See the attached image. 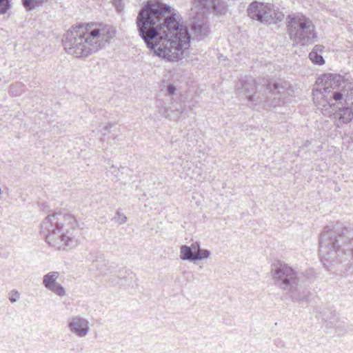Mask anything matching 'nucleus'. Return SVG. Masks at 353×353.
Listing matches in <instances>:
<instances>
[{
    "label": "nucleus",
    "instance_id": "obj_1",
    "mask_svg": "<svg viewBox=\"0 0 353 353\" xmlns=\"http://www.w3.org/2000/svg\"><path fill=\"white\" fill-rule=\"evenodd\" d=\"M173 9L158 1H148L139 11L137 26L147 48L162 60H181L190 47V36Z\"/></svg>",
    "mask_w": 353,
    "mask_h": 353
},
{
    "label": "nucleus",
    "instance_id": "obj_2",
    "mask_svg": "<svg viewBox=\"0 0 353 353\" xmlns=\"http://www.w3.org/2000/svg\"><path fill=\"white\" fill-rule=\"evenodd\" d=\"M115 36V30L108 25L88 23L72 28L63 36L65 51L76 58L86 57L101 49Z\"/></svg>",
    "mask_w": 353,
    "mask_h": 353
},
{
    "label": "nucleus",
    "instance_id": "obj_3",
    "mask_svg": "<svg viewBox=\"0 0 353 353\" xmlns=\"http://www.w3.org/2000/svg\"><path fill=\"white\" fill-rule=\"evenodd\" d=\"M313 90V100L318 109L331 115L335 105L353 99V81L349 76L326 73L320 76Z\"/></svg>",
    "mask_w": 353,
    "mask_h": 353
},
{
    "label": "nucleus",
    "instance_id": "obj_4",
    "mask_svg": "<svg viewBox=\"0 0 353 353\" xmlns=\"http://www.w3.org/2000/svg\"><path fill=\"white\" fill-rule=\"evenodd\" d=\"M77 221L66 212L54 211L49 214L41 223V233L46 241L57 250L75 248L79 244L74 232Z\"/></svg>",
    "mask_w": 353,
    "mask_h": 353
},
{
    "label": "nucleus",
    "instance_id": "obj_5",
    "mask_svg": "<svg viewBox=\"0 0 353 353\" xmlns=\"http://www.w3.org/2000/svg\"><path fill=\"white\" fill-rule=\"evenodd\" d=\"M353 241V227L336 223L326 226L321 236L319 254L324 266L329 263L341 262L345 253L344 248Z\"/></svg>",
    "mask_w": 353,
    "mask_h": 353
},
{
    "label": "nucleus",
    "instance_id": "obj_6",
    "mask_svg": "<svg viewBox=\"0 0 353 353\" xmlns=\"http://www.w3.org/2000/svg\"><path fill=\"white\" fill-rule=\"evenodd\" d=\"M270 274L274 284L284 291L294 301H304L308 291L302 285L298 271L286 263L271 265Z\"/></svg>",
    "mask_w": 353,
    "mask_h": 353
},
{
    "label": "nucleus",
    "instance_id": "obj_7",
    "mask_svg": "<svg viewBox=\"0 0 353 353\" xmlns=\"http://www.w3.org/2000/svg\"><path fill=\"white\" fill-rule=\"evenodd\" d=\"M290 39L296 45L307 46L316 37V27L311 19L302 13H292L286 18Z\"/></svg>",
    "mask_w": 353,
    "mask_h": 353
},
{
    "label": "nucleus",
    "instance_id": "obj_8",
    "mask_svg": "<svg viewBox=\"0 0 353 353\" xmlns=\"http://www.w3.org/2000/svg\"><path fill=\"white\" fill-rule=\"evenodd\" d=\"M191 10L202 16L208 12L223 14L227 11V6L222 0H193Z\"/></svg>",
    "mask_w": 353,
    "mask_h": 353
},
{
    "label": "nucleus",
    "instance_id": "obj_9",
    "mask_svg": "<svg viewBox=\"0 0 353 353\" xmlns=\"http://www.w3.org/2000/svg\"><path fill=\"white\" fill-rule=\"evenodd\" d=\"M273 13L272 6L270 3L254 1L248 8V16L261 22L270 23Z\"/></svg>",
    "mask_w": 353,
    "mask_h": 353
},
{
    "label": "nucleus",
    "instance_id": "obj_10",
    "mask_svg": "<svg viewBox=\"0 0 353 353\" xmlns=\"http://www.w3.org/2000/svg\"><path fill=\"white\" fill-rule=\"evenodd\" d=\"M211 252L206 249H201L199 242L195 241L190 245H182L180 248V259L191 262L207 259L210 257Z\"/></svg>",
    "mask_w": 353,
    "mask_h": 353
},
{
    "label": "nucleus",
    "instance_id": "obj_11",
    "mask_svg": "<svg viewBox=\"0 0 353 353\" xmlns=\"http://www.w3.org/2000/svg\"><path fill=\"white\" fill-rule=\"evenodd\" d=\"M68 327L71 333L79 338L86 337L90 332L89 321L80 315L69 318Z\"/></svg>",
    "mask_w": 353,
    "mask_h": 353
},
{
    "label": "nucleus",
    "instance_id": "obj_12",
    "mask_svg": "<svg viewBox=\"0 0 353 353\" xmlns=\"http://www.w3.org/2000/svg\"><path fill=\"white\" fill-rule=\"evenodd\" d=\"M59 277V272H50L43 276L42 284L49 291L62 297L66 295V292L64 287L57 282Z\"/></svg>",
    "mask_w": 353,
    "mask_h": 353
},
{
    "label": "nucleus",
    "instance_id": "obj_13",
    "mask_svg": "<svg viewBox=\"0 0 353 353\" xmlns=\"http://www.w3.org/2000/svg\"><path fill=\"white\" fill-rule=\"evenodd\" d=\"M241 87L237 88L239 94H243L245 95L248 101L254 104L260 103L261 102V100H259V94L254 93V94H251L256 88V82L254 79L250 77L245 81H243L241 83Z\"/></svg>",
    "mask_w": 353,
    "mask_h": 353
},
{
    "label": "nucleus",
    "instance_id": "obj_14",
    "mask_svg": "<svg viewBox=\"0 0 353 353\" xmlns=\"http://www.w3.org/2000/svg\"><path fill=\"white\" fill-rule=\"evenodd\" d=\"M333 114L337 127L350 123L353 118V111L348 106L339 108Z\"/></svg>",
    "mask_w": 353,
    "mask_h": 353
},
{
    "label": "nucleus",
    "instance_id": "obj_15",
    "mask_svg": "<svg viewBox=\"0 0 353 353\" xmlns=\"http://www.w3.org/2000/svg\"><path fill=\"white\" fill-rule=\"evenodd\" d=\"M196 17L199 19L201 16V21H194L192 26V30L194 31V34L199 39H203L206 37L209 32V26L206 21L203 20V15L196 14L194 12Z\"/></svg>",
    "mask_w": 353,
    "mask_h": 353
},
{
    "label": "nucleus",
    "instance_id": "obj_16",
    "mask_svg": "<svg viewBox=\"0 0 353 353\" xmlns=\"http://www.w3.org/2000/svg\"><path fill=\"white\" fill-rule=\"evenodd\" d=\"M324 46L322 45H316L309 54L310 60L314 64L322 65L325 63L323 57Z\"/></svg>",
    "mask_w": 353,
    "mask_h": 353
},
{
    "label": "nucleus",
    "instance_id": "obj_17",
    "mask_svg": "<svg viewBox=\"0 0 353 353\" xmlns=\"http://www.w3.org/2000/svg\"><path fill=\"white\" fill-rule=\"evenodd\" d=\"M272 93L277 95L279 99L285 98L287 95L290 94V86L285 81L274 83L272 85ZM272 90V88H270Z\"/></svg>",
    "mask_w": 353,
    "mask_h": 353
},
{
    "label": "nucleus",
    "instance_id": "obj_18",
    "mask_svg": "<svg viewBox=\"0 0 353 353\" xmlns=\"http://www.w3.org/2000/svg\"><path fill=\"white\" fill-rule=\"evenodd\" d=\"M48 0H22L24 8L28 10H34L41 6Z\"/></svg>",
    "mask_w": 353,
    "mask_h": 353
},
{
    "label": "nucleus",
    "instance_id": "obj_19",
    "mask_svg": "<svg viewBox=\"0 0 353 353\" xmlns=\"http://www.w3.org/2000/svg\"><path fill=\"white\" fill-rule=\"evenodd\" d=\"M93 265L100 272L103 273L108 265V261L103 256H100L93 261Z\"/></svg>",
    "mask_w": 353,
    "mask_h": 353
},
{
    "label": "nucleus",
    "instance_id": "obj_20",
    "mask_svg": "<svg viewBox=\"0 0 353 353\" xmlns=\"http://www.w3.org/2000/svg\"><path fill=\"white\" fill-rule=\"evenodd\" d=\"M24 87L23 83L17 82L10 85V92L14 96H19L24 92Z\"/></svg>",
    "mask_w": 353,
    "mask_h": 353
},
{
    "label": "nucleus",
    "instance_id": "obj_21",
    "mask_svg": "<svg viewBox=\"0 0 353 353\" xmlns=\"http://www.w3.org/2000/svg\"><path fill=\"white\" fill-rule=\"evenodd\" d=\"M113 127V124L111 123H103L99 125V131L101 132L103 137H105L110 132V129Z\"/></svg>",
    "mask_w": 353,
    "mask_h": 353
},
{
    "label": "nucleus",
    "instance_id": "obj_22",
    "mask_svg": "<svg viewBox=\"0 0 353 353\" xmlns=\"http://www.w3.org/2000/svg\"><path fill=\"white\" fill-rule=\"evenodd\" d=\"M113 220L119 225H121L124 224L127 221V217L124 214L117 211L116 215L113 218Z\"/></svg>",
    "mask_w": 353,
    "mask_h": 353
},
{
    "label": "nucleus",
    "instance_id": "obj_23",
    "mask_svg": "<svg viewBox=\"0 0 353 353\" xmlns=\"http://www.w3.org/2000/svg\"><path fill=\"white\" fill-rule=\"evenodd\" d=\"M20 297V293L16 290H12L8 293V298L11 303H15Z\"/></svg>",
    "mask_w": 353,
    "mask_h": 353
},
{
    "label": "nucleus",
    "instance_id": "obj_24",
    "mask_svg": "<svg viewBox=\"0 0 353 353\" xmlns=\"http://www.w3.org/2000/svg\"><path fill=\"white\" fill-rule=\"evenodd\" d=\"M10 6L8 0H0V14L6 13Z\"/></svg>",
    "mask_w": 353,
    "mask_h": 353
},
{
    "label": "nucleus",
    "instance_id": "obj_25",
    "mask_svg": "<svg viewBox=\"0 0 353 353\" xmlns=\"http://www.w3.org/2000/svg\"><path fill=\"white\" fill-rule=\"evenodd\" d=\"M159 114L165 118H170V115L169 114L168 108L166 105H161L159 108L158 110Z\"/></svg>",
    "mask_w": 353,
    "mask_h": 353
},
{
    "label": "nucleus",
    "instance_id": "obj_26",
    "mask_svg": "<svg viewBox=\"0 0 353 353\" xmlns=\"http://www.w3.org/2000/svg\"><path fill=\"white\" fill-rule=\"evenodd\" d=\"M109 172L114 174L116 177H120V170L117 168L114 165L110 168Z\"/></svg>",
    "mask_w": 353,
    "mask_h": 353
},
{
    "label": "nucleus",
    "instance_id": "obj_27",
    "mask_svg": "<svg viewBox=\"0 0 353 353\" xmlns=\"http://www.w3.org/2000/svg\"><path fill=\"white\" fill-rule=\"evenodd\" d=\"M166 91L168 94L172 95L175 93L176 87L172 84H169L167 86Z\"/></svg>",
    "mask_w": 353,
    "mask_h": 353
},
{
    "label": "nucleus",
    "instance_id": "obj_28",
    "mask_svg": "<svg viewBox=\"0 0 353 353\" xmlns=\"http://www.w3.org/2000/svg\"><path fill=\"white\" fill-rule=\"evenodd\" d=\"M348 41L352 43V46L353 47V33L349 36Z\"/></svg>",
    "mask_w": 353,
    "mask_h": 353
},
{
    "label": "nucleus",
    "instance_id": "obj_29",
    "mask_svg": "<svg viewBox=\"0 0 353 353\" xmlns=\"http://www.w3.org/2000/svg\"><path fill=\"white\" fill-rule=\"evenodd\" d=\"M310 144H311V141H309V140H307V141L304 143L303 146H305V147H307V146H309Z\"/></svg>",
    "mask_w": 353,
    "mask_h": 353
},
{
    "label": "nucleus",
    "instance_id": "obj_30",
    "mask_svg": "<svg viewBox=\"0 0 353 353\" xmlns=\"http://www.w3.org/2000/svg\"><path fill=\"white\" fill-rule=\"evenodd\" d=\"M351 253H352V258L353 259V248L351 249Z\"/></svg>",
    "mask_w": 353,
    "mask_h": 353
}]
</instances>
